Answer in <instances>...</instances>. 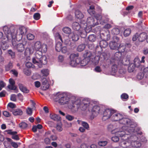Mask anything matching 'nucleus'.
<instances>
[{"label":"nucleus","instance_id":"f257e3e1","mask_svg":"<svg viewBox=\"0 0 148 148\" xmlns=\"http://www.w3.org/2000/svg\"><path fill=\"white\" fill-rule=\"evenodd\" d=\"M55 101L60 104L64 105L68 103V107L73 112H75L79 109L81 99L74 97L69 98L64 93H57L55 96Z\"/></svg>","mask_w":148,"mask_h":148},{"label":"nucleus","instance_id":"f03ea898","mask_svg":"<svg viewBox=\"0 0 148 148\" xmlns=\"http://www.w3.org/2000/svg\"><path fill=\"white\" fill-rule=\"evenodd\" d=\"M3 30L6 36L3 39L4 43L10 42L11 39H15L17 38L19 40L21 39L23 35L27 31L26 28L24 26L20 27L18 29H16L14 27H11L9 28L7 26H5L3 27Z\"/></svg>","mask_w":148,"mask_h":148},{"label":"nucleus","instance_id":"7ed1b4c3","mask_svg":"<svg viewBox=\"0 0 148 148\" xmlns=\"http://www.w3.org/2000/svg\"><path fill=\"white\" fill-rule=\"evenodd\" d=\"M94 17L96 19V22H95L93 17H89L88 18L86 22V24L87 27L86 28H85L84 30H82V29L81 28L79 31V33L81 37L84 38L86 37L87 33L88 32L91 30L92 27H95L99 24V23L103 25L106 21H108L107 18H106V21L105 20V17L100 14H96L94 15Z\"/></svg>","mask_w":148,"mask_h":148},{"label":"nucleus","instance_id":"20e7f679","mask_svg":"<svg viewBox=\"0 0 148 148\" xmlns=\"http://www.w3.org/2000/svg\"><path fill=\"white\" fill-rule=\"evenodd\" d=\"M81 101L79 109L85 110L88 109L89 111H91L92 114L95 117L99 114L102 113V108L99 106L95 105L93 101H90L89 99H81Z\"/></svg>","mask_w":148,"mask_h":148},{"label":"nucleus","instance_id":"39448f33","mask_svg":"<svg viewBox=\"0 0 148 148\" xmlns=\"http://www.w3.org/2000/svg\"><path fill=\"white\" fill-rule=\"evenodd\" d=\"M119 123L124 125L125 126H123L122 129H121L120 131H117V133L118 135V132L119 131L124 132L125 133V135H129V134L134 133L135 134H137V128L136 127V124L132 122L129 119L123 118L122 116V118L120 120Z\"/></svg>","mask_w":148,"mask_h":148},{"label":"nucleus","instance_id":"423d86ee","mask_svg":"<svg viewBox=\"0 0 148 148\" xmlns=\"http://www.w3.org/2000/svg\"><path fill=\"white\" fill-rule=\"evenodd\" d=\"M120 137H121L122 141L119 143V145L123 148H131V147H140V144L138 142H136V145H135L134 143H133L132 142H129L127 141L129 136L125 135L124 132L119 131L118 132Z\"/></svg>","mask_w":148,"mask_h":148},{"label":"nucleus","instance_id":"0eeeda50","mask_svg":"<svg viewBox=\"0 0 148 148\" xmlns=\"http://www.w3.org/2000/svg\"><path fill=\"white\" fill-rule=\"evenodd\" d=\"M141 62L140 60L138 57H136L134 60V66H133L132 64L130 65L128 67V70L130 72H133L135 67L138 68L139 69L141 70L144 68V66L140 65Z\"/></svg>","mask_w":148,"mask_h":148},{"label":"nucleus","instance_id":"6e6552de","mask_svg":"<svg viewBox=\"0 0 148 148\" xmlns=\"http://www.w3.org/2000/svg\"><path fill=\"white\" fill-rule=\"evenodd\" d=\"M47 47L45 44H41L40 41H38L35 42L34 45V48L36 51H41L43 53H45L47 50Z\"/></svg>","mask_w":148,"mask_h":148},{"label":"nucleus","instance_id":"1a4fd4ad","mask_svg":"<svg viewBox=\"0 0 148 148\" xmlns=\"http://www.w3.org/2000/svg\"><path fill=\"white\" fill-rule=\"evenodd\" d=\"M78 53L73 54L70 55V64L73 67H75L79 65L80 60L79 58Z\"/></svg>","mask_w":148,"mask_h":148},{"label":"nucleus","instance_id":"9d476101","mask_svg":"<svg viewBox=\"0 0 148 148\" xmlns=\"http://www.w3.org/2000/svg\"><path fill=\"white\" fill-rule=\"evenodd\" d=\"M137 132L138 133L136 134L133 132L131 133V134H129V135L130 136L128 138L127 141H128L129 142H132L133 144H134V142L135 145H136V142L139 143L140 144V147L141 145V143L137 141L136 140L138 138V137L139 136L138 135H141L142 134V133L140 132H138L137 131Z\"/></svg>","mask_w":148,"mask_h":148},{"label":"nucleus","instance_id":"9b49d317","mask_svg":"<svg viewBox=\"0 0 148 148\" xmlns=\"http://www.w3.org/2000/svg\"><path fill=\"white\" fill-rule=\"evenodd\" d=\"M147 38V34L143 32L139 35L137 33L136 34L132 37V40L135 41L137 40L141 42L143 41Z\"/></svg>","mask_w":148,"mask_h":148},{"label":"nucleus","instance_id":"f8f14e48","mask_svg":"<svg viewBox=\"0 0 148 148\" xmlns=\"http://www.w3.org/2000/svg\"><path fill=\"white\" fill-rule=\"evenodd\" d=\"M113 110V109L107 108L105 109L103 111L102 120L105 121L109 119H111Z\"/></svg>","mask_w":148,"mask_h":148},{"label":"nucleus","instance_id":"ddd939ff","mask_svg":"<svg viewBox=\"0 0 148 148\" xmlns=\"http://www.w3.org/2000/svg\"><path fill=\"white\" fill-rule=\"evenodd\" d=\"M15 39H12V45L14 48L19 52H22L24 49V45L22 43L17 44Z\"/></svg>","mask_w":148,"mask_h":148},{"label":"nucleus","instance_id":"4468645a","mask_svg":"<svg viewBox=\"0 0 148 148\" xmlns=\"http://www.w3.org/2000/svg\"><path fill=\"white\" fill-rule=\"evenodd\" d=\"M42 84L41 88L43 90H46L48 89L49 87V79L48 78L41 77Z\"/></svg>","mask_w":148,"mask_h":148},{"label":"nucleus","instance_id":"2eb2a0df","mask_svg":"<svg viewBox=\"0 0 148 148\" xmlns=\"http://www.w3.org/2000/svg\"><path fill=\"white\" fill-rule=\"evenodd\" d=\"M123 115L117 112L116 111L113 110L111 118V120L112 121H116L120 120L122 118Z\"/></svg>","mask_w":148,"mask_h":148},{"label":"nucleus","instance_id":"dca6fc26","mask_svg":"<svg viewBox=\"0 0 148 148\" xmlns=\"http://www.w3.org/2000/svg\"><path fill=\"white\" fill-rule=\"evenodd\" d=\"M100 36L101 39L109 40L110 38V32L109 30L106 29L105 31H101L100 32Z\"/></svg>","mask_w":148,"mask_h":148},{"label":"nucleus","instance_id":"f3484780","mask_svg":"<svg viewBox=\"0 0 148 148\" xmlns=\"http://www.w3.org/2000/svg\"><path fill=\"white\" fill-rule=\"evenodd\" d=\"M117 41L114 40L110 41L109 44V46L111 49L112 50L117 49L118 47L119 44L117 42L119 38L117 37H115L114 38Z\"/></svg>","mask_w":148,"mask_h":148},{"label":"nucleus","instance_id":"a211bd4d","mask_svg":"<svg viewBox=\"0 0 148 148\" xmlns=\"http://www.w3.org/2000/svg\"><path fill=\"white\" fill-rule=\"evenodd\" d=\"M69 38L73 41H77L79 38V35L75 32H73L70 34Z\"/></svg>","mask_w":148,"mask_h":148},{"label":"nucleus","instance_id":"6ab92c4d","mask_svg":"<svg viewBox=\"0 0 148 148\" xmlns=\"http://www.w3.org/2000/svg\"><path fill=\"white\" fill-rule=\"evenodd\" d=\"M79 59L80 60L79 63V65L81 66H85L90 61L89 60L87 59L84 58L82 60L80 57H79Z\"/></svg>","mask_w":148,"mask_h":148},{"label":"nucleus","instance_id":"aec40b11","mask_svg":"<svg viewBox=\"0 0 148 148\" xmlns=\"http://www.w3.org/2000/svg\"><path fill=\"white\" fill-rule=\"evenodd\" d=\"M92 54L89 51L87 50L85 51L83 55V57L86 59L89 60L90 61L92 57Z\"/></svg>","mask_w":148,"mask_h":148},{"label":"nucleus","instance_id":"412c9836","mask_svg":"<svg viewBox=\"0 0 148 148\" xmlns=\"http://www.w3.org/2000/svg\"><path fill=\"white\" fill-rule=\"evenodd\" d=\"M108 130L110 131L112 130V132L113 133H115L116 135L119 136V135H118L117 133V131H120V129H115V127L113 126L112 124H110L108 126Z\"/></svg>","mask_w":148,"mask_h":148},{"label":"nucleus","instance_id":"4be33fe9","mask_svg":"<svg viewBox=\"0 0 148 148\" xmlns=\"http://www.w3.org/2000/svg\"><path fill=\"white\" fill-rule=\"evenodd\" d=\"M42 52L43 51H37L35 53V56L36 58V61L40 62V59L42 56Z\"/></svg>","mask_w":148,"mask_h":148},{"label":"nucleus","instance_id":"5701e85b","mask_svg":"<svg viewBox=\"0 0 148 148\" xmlns=\"http://www.w3.org/2000/svg\"><path fill=\"white\" fill-rule=\"evenodd\" d=\"M13 114L15 116L21 115L23 114L22 110L20 109H16L12 111Z\"/></svg>","mask_w":148,"mask_h":148},{"label":"nucleus","instance_id":"b1692460","mask_svg":"<svg viewBox=\"0 0 148 148\" xmlns=\"http://www.w3.org/2000/svg\"><path fill=\"white\" fill-rule=\"evenodd\" d=\"M73 29L76 31H78L81 28V25L79 23L77 22H74L73 23L72 25Z\"/></svg>","mask_w":148,"mask_h":148},{"label":"nucleus","instance_id":"393cba45","mask_svg":"<svg viewBox=\"0 0 148 148\" xmlns=\"http://www.w3.org/2000/svg\"><path fill=\"white\" fill-rule=\"evenodd\" d=\"M95 7L94 5H92L90 6L89 7V8L87 10V11L88 13L91 15H95Z\"/></svg>","mask_w":148,"mask_h":148},{"label":"nucleus","instance_id":"a878e982","mask_svg":"<svg viewBox=\"0 0 148 148\" xmlns=\"http://www.w3.org/2000/svg\"><path fill=\"white\" fill-rule=\"evenodd\" d=\"M50 117L51 119L55 121H58L60 119V117L58 115L53 113L50 114Z\"/></svg>","mask_w":148,"mask_h":148},{"label":"nucleus","instance_id":"bb28decb","mask_svg":"<svg viewBox=\"0 0 148 148\" xmlns=\"http://www.w3.org/2000/svg\"><path fill=\"white\" fill-rule=\"evenodd\" d=\"M106 40L103 39L100 42L99 45L101 48H105L108 45V42Z\"/></svg>","mask_w":148,"mask_h":148},{"label":"nucleus","instance_id":"cd10ccee","mask_svg":"<svg viewBox=\"0 0 148 148\" xmlns=\"http://www.w3.org/2000/svg\"><path fill=\"white\" fill-rule=\"evenodd\" d=\"M76 17L78 18L81 19L84 16L82 12L79 10H76L75 12Z\"/></svg>","mask_w":148,"mask_h":148},{"label":"nucleus","instance_id":"c85d7f7f","mask_svg":"<svg viewBox=\"0 0 148 148\" xmlns=\"http://www.w3.org/2000/svg\"><path fill=\"white\" fill-rule=\"evenodd\" d=\"M99 56L100 58V60L101 62L104 60L106 58V54L105 52L101 53L100 52H98Z\"/></svg>","mask_w":148,"mask_h":148},{"label":"nucleus","instance_id":"c756f323","mask_svg":"<svg viewBox=\"0 0 148 148\" xmlns=\"http://www.w3.org/2000/svg\"><path fill=\"white\" fill-rule=\"evenodd\" d=\"M19 88L20 90L24 93H28L29 92V90L22 84L19 85Z\"/></svg>","mask_w":148,"mask_h":148},{"label":"nucleus","instance_id":"7c9ffc66","mask_svg":"<svg viewBox=\"0 0 148 148\" xmlns=\"http://www.w3.org/2000/svg\"><path fill=\"white\" fill-rule=\"evenodd\" d=\"M62 44L61 42L58 41L56 45V50L58 52L61 51L62 48Z\"/></svg>","mask_w":148,"mask_h":148},{"label":"nucleus","instance_id":"2f4dec72","mask_svg":"<svg viewBox=\"0 0 148 148\" xmlns=\"http://www.w3.org/2000/svg\"><path fill=\"white\" fill-rule=\"evenodd\" d=\"M34 51L33 49L29 48H27L26 49L25 51V55H28L32 54Z\"/></svg>","mask_w":148,"mask_h":148},{"label":"nucleus","instance_id":"473e14b6","mask_svg":"<svg viewBox=\"0 0 148 148\" xmlns=\"http://www.w3.org/2000/svg\"><path fill=\"white\" fill-rule=\"evenodd\" d=\"M126 45H124L123 44H120L119 46L118 47L117 49L121 52H123L125 50Z\"/></svg>","mask_w":148,"mask_h":148},{"label":"nucleus","instance_id":"72a5a7b5","mask_svg":"<svg viewBox=\"0 0 148 148\" xmlns=\"http://www.w3.org/2000/svg\"><path fill=\"white\" fill-rule=\"evenodd\" d=\"M121 56V53L119 52H116L114 55V58L113 59L115 60L118 61Z\"/></svg>","mask_w":148,"mask_h":148},{"label":"nucleus","instance_id":"f704fd0d","mask_svg":"<svg viewBox=\"0 0 148 148\" xmlns=\"http://www.w3.org/2000/svg\"><path fill=\"white\" fill-rule=\"evenodd\" d=\"M47 63V58L45 56H42L41 59H40L39 63L43 64H45Z\"/></svg>","mask_w":148,"mask_h":148},{"label":"nucleus","instance_id":"c9c22d12","mask_svg":"<svg viewBox=\"0 0 148 148\" xmlns=\"http://www.w3.org/2000/svg\"><path fill=\"white\" fill-rule=\"evenodd\" d=\"M41 72L43 76H47L49 75V71L47 69H44L41 70Z\"/></svg>","mask_w":148,"mask_h":148},{"label":"nucleus","instance_id":"e433bc0d","mask_svg":"<svg viewBox=\"0 0 148 148\" xmlns=\"http://www.w3.org/2000/svg\"><path fill=\"white\" fill-rule=\"evenodd\" d=\"M62 30L64 33L67 34H71V29L68 27H64Z\"/></svg>","mask_w":148,"mask_h":148},{"label":"nucleus","instance_id":"4c0bfd02","mask_svg":"<svg viewBox=\"0 0 148 148\" xmlns=\"http://www.w3.org/2000/svg\"><path fill=\"white\" fill-rule=\"evenodd\" d=\"M88 38V40L91 42H94L96 39V36L94 34H91L89 35Z\"/></svg>","mask_w":148,"mask_h":148},{"label":"nucleus","instance_id":"58836bf2","mask_svg":"<svg viewBox=\"0 0 148 148\" xmlns=\"http://www.w3.org/2000/svg\"><path fill=\"white\" fill-rule=\"evenodd\" d=\"M119 29L117 28H113L111 31L112 34L114 35H117L119 34Z\"/></svg>","mask_w":148,"mask_h":148},{"label":"nucleus","instance_id":"ea45409f","mask_svg":"<svg viewBox=\"0 0 148 148\" xmlns=\"http://www.w3.org/2000/svg\"><path fill=\"white\" fill-rule=\"evenodd\" d=\"M121 99L124 101H126L128 99L129 96L128 95L125 93L122 94L121 95Z\"/></svg>","mask_w":148,"mask_h":148},{"label":"nucleus","instance_id":"a19ab883","mask_svg":"<svg viewBox=\"0 0 148 148\" xmlns=\"http://www.w3.org/2000/svg\"><path fill=\"white\" fill-rule=\"evenodd\" d=\"M99 55H97L94 57L93 59H92V62H94L95 64H97L100 60V58Z\"/></svg>","mask_w":148,"mask_h":148},{"label":"nucleus","instance_id":"79ce46f5","mask_svg":"<svg viewBox=\"0 0 148 148\" xmlns=\"http://www.w3.org/2000/svg\"><path fill=\"white\" fill-rule=\"evenodd\" d=\"M131 30L129 28L125 29L124 32V35L125 37L128 36L131 33Z\"/></svg>","mask_w":148,"mask_h":148},{"label":"nucleus","instance_id":"37998d69","mask_svg":"<svg viewBox=\"0 0 148 148\" xmlns=\"http://www.w3.org/2000/svg\"><path fill=\"white\" fill-rule=\"evenodd\" d=\"M85 47V45L81 44L79 45L77 47V50L78 51L81 52L83 50Z\"/></svg>","mask_w":148,"mask_h":148},{"label":"nucleus","instance_id":"c03bdc74","mask_svg":"<svg viewBox=\"0 0 148 148\" xmlns=\"http://www.w3.org/2000/svg\"><path fill=\"white\" fill-rule=\"evenodd\" d=\"M13 67L12 63L10 62L8 64L5 66V69L6 71H9L10 69H12Z\"/></svg>","mask_w":148,"mask_h":148},{"label":"nucleus","instance_id":"a18cd8bd","mask_svg":"<svg viewBox=\"0 0 148 148\" xmlns=\"http://www.w3.org/2000/svg\"><path fill=\"white\" fill-rule=\"evenodd\" d=\"M19 125V127L22 129H25L27 127V123L24 122H22L20 123Z\"/></svg>","mask_w":148,"mask_h":148},{"label":"nucleus","instance_id":"49530a36","mask_svg":"<svg viewBox=\"0 0 148 148\" xmlns=\"http://www.w3.org/2000/svg\"><path fill=\"white\" fill-rule=\"evenodd\" d=\"M34 36L31 34H28L27 35V38L29 40H32L34 38Z\"/></svg>","mask_w":148,"mask_h":148},{"label":"nucleus","instance_id":"de8ad7c7","mask_svg":"<svg viewBox=\"0 0 148 148\" xmlns=\"http://www.w3.org/2000/svg\"><path fill=\"white\" fill-rule=\"evenodd\" d=\"M8 53L10 55L12 58H14L15 57V53L11 50L10 49L8 51Z\"/></svg>","mask_w":148,"mask_h":148},{"label":"nucleus","instance_id":"09e8293b","mask_svg":"<svg viewBox=\"0 0 148 148\" xmlns=\"http://www.w3.org/2000/svg\"><path fill=\"white\" fill-rule=\"evenodd\" d=\"M107 143V142L106 141H100L98 143L99 146L101 147L105 146Z\"/></svg>","mask_w":148,"mask_h":148},{"label":"nucleus","instance_id":"8fccbe9b","mask_svg":"<svg viewBox=\"0 0 148 148\" xmlns=\"http://www.w3.org/2000/svg\"><path fill=\"white\" fill-rule=\"evenodd\" d=\"M66 118L69 121H71L73 120L75 117L74 116L69 114H67L66 116Z\"/></svg>","mask_w":148,"mask_h":148},{"label":"nucleus","instance_id":"3c124183","mask_svg":"<svg viewBox=\"0 0 148 148\" xmlns=\"http://www.w3.org/2000/svg\"><path fill=\"white\" fill-rule=\"evenodd\" d=\"M117 71V67L116 65H113L112 67V72L114 73H116Z\"/></svg>","mask_w":148,"mask_h":148},{"label":"nucleus","instance_id":"603ef678","mask_svg":"<svg viewBox=\"0 0 148 148\" xmlns=\"http://www.w3.org/2000/svg\"><path fill=\"white\" fill-rule=\"evenodd\" d=\"M82 125L85 129L88 130L89 128V126L87 122L85 121H83V123H82Z\"/></svg>","mask_w":148,"mask_h":148},{"label":"nucleus","instance_id":"864d4df0","mask_svg":"<svg viewBox=\"0 0 148 148\" xmlns=\"http://www.w3.org/2000/svg\"><path fill=\"white\" fill-rule=\"evenodd\" d=\"M62 125L61 123H59L57 124L56 127V128L57 130L59 131H61L62 130Z\"/></svg>","mask_w":148,"mask_h":148},{"label":"nucleus","instance_id":"5fc2aeb1","mask_svg":"<svg viewBox=\"0 0 148 148\" xmlns=\"http://www.w3.org/2000/svg\"><path fill=\"white\" fill-rule=\"evenodd\" d=\"M34 18L36 20H38L40 18V15L39 13H36L34 15Z\"/></svg>","mask_w":148,"mask_h":148},{"label":"nucleus","instance_id":"6e6d98bb","mask_svg":"<svg viewBox=\"0 0 148 148\" xmlns=\"http://www.w3.org/2000/svg\"><path fill=\"white\" fill-rule=\"evenodd\" d=\"M144 75L143 73H140L138 74L137 77L138 79H141L143 78Z\"/></svg>","mask_w":148,"mask_h":148},{"label":"nucleus","instance_id":"4d7b16f0","mask_svg":"<svg viewBox=\"0 0 148 148\" xmlns=\"http://www.w3.org/2000/svg\"><path fill=\"white\" fill-rule=\"evenodd\" d=\"M7 132V133L8 134L11 135H14L17 133V132L16 131H12L11 130H7L5 131Z\"/></svg>","mask_w":148,"mask_h":148},{"label":"nucleus","instance_id":"13d9d810","mask_svg":"<svg viewBox=\"0 0 148 148\" xmlns=\"http://www.w3.org/2000/svg\"><path fill=\"white\" fill-rule=\"evenodd\" d=\"M95 71L97 73H100L102 71V69L100 67L98 66L95 67L94 69Z\"/></svg>","mask_w":148,"mask_h":148},{"label":"nucleus","instance_id":"bf43d9fd","mask_svg":"<svg viewBox=\"0 0 148 148\" xmlns=\"http://www.w3.org/2000/svg\"><path fill=\"white\" fill-rule=\"evenodd\" d=\"M6 85V84L2 81H0V91Z\"/></svg>","mask_w":148,"mask_h":148},{"label":"nucleus","instance_id":"052dcab7","mask_svg":"<svg viewBox=\"0 0 148 148\" xmlns=\"http://www.w3.org/2000/svg\"><path fill=\"white\" fill-rule=\"evenodd\" d=\"M8 88L11 90H15L16 87L14 85V84H10L8 86Z\"/></svg>","mask_w":148,"mask_h":148},{"label":"nucleus","instance_id":"680f3d73","mask_svg":"<svg viewBox=\"0 0 148 148\" xmlns=\"http://www.w3.org/2000/svg\"><path fill=\"white\" fill-rule=\"evenodd\" d=\"M64 57L62 55L59 56L58 58V61L60 62H62L64 60Z\"/></svg>","mask_w":148,"mask_h":148},{"label":"nucleus","instance_id":"e2e57ef3","mask_svg":"<svg viewBox=\"0 0 148 148\" xmlns=\"http://www.w3.org/2000/svg\"><path fill=\"white\" fill-rule=\"evenodd\" d=\"M61 51L62 53H66L68 51L66 47L64 46L62 47Z\"/></svg>","mask_w":148,"mask_h":148},{"label":"nucleus","instance_id":"0e129e2a","mask_svg":"<svg viewBox=\"0 0 148 148\" xmlns=\"http://www.w3.org/2000/svg\"><path fill=\"white\" fill-rule=\"evenodd\" d=\"M112 140L114 142H117L119 140L118 137L116 136H113L112 138Z\"/></svg>","mask_w":148,"mask_h":148},{"label":"nucleus","instance_id":"69168bd1","mask_svg":"<svg viewBox=\"0 0 148 148\" xmlns=\"http://www.w3.org/2000/svg\"><path fill=\"white\" fill-rule=\"evenodd\" d=\"M10 100L13 101H15L16 100V96L14 94L11 95L10 97Z\"/></svg>","mask_w":148,"mask_h":148},{"label":"nucleus","instance_id":"338daca9","mask_svg":"<svg viewBox=\"0 0 148 148\" xmlns=\"http://www.w3.org/2000/svg\"><path fill=\"white\" fill-rule=\"evenodd\" d=\"M3 115L6 117H9L10 116V114L7 111H5L3 112Z\"/></svg>","mask_w":148,"mask_h":148},{"label":"nucleus","instance_id":"774afa93","mask_svg":"<svg viewBox=\"0 0 148 148\" xmlns=\"http://www.w3.org/2000/svg\"><path fill=\"white\" fill-rule=\"evenodd\" d=\"M27 114L30 115H31L32 114V110L30 108H28L26 110Z\"/></svg>","mask_w":148,"mask_h":148}]
</instances>
